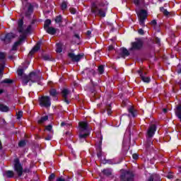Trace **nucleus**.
<instances>
[{
	"instance_id": "obj_3",
	"label": "nucleus",
	"mask_w": 181,
	"mask_h": 181,
	"mask_svg": "<svg viewBox=\"0 0 181 181\" xmlns=\"http://www.w3.org/2000/svg\"><path fill=\"white\" fill-rule=\"evenodd\" d=\"M137 16L139 21V25L145 28V21L148 18V11L145 9H141L137 13Z\"/></svg>"
},
{
	"instance_id": "obj_64",
	"label": "nucleus",
	"mask_w": 181,
	"mask_h": 181,
	"mask_svg": "<svg viewBox=\"0 0 181 181\" xmlns=\"http://www.w3.org/2000/svg\"><path fill=\"white\" fill-rule=\"evenodd\" d=\"M177 73L178 74H181V67L179 69H177Z\"/></svg>"
},
{
	"instance_id": "obj_62",
	"label": "nucleus",
	"mask_w": 181,
	"mask_h": 181,
	"mask_svg": "<svg viewBox=\"0 0 181 181\" xmlns=\"http://www.w3.org/2000/svg\"><path fill=\"white\" fill-rule=\"evenodd\" d=\"M86 35H87V36H90L91 35V30H88L86 32Z\"/></svg>"
},
{
	"instance_id": "obj_16",
	"label": "nucleus",
	"mask_w": 181,
	"mask_h": 181,
	"mask_svg": "<svg viewBox=\"0 0 181 181\" xmlns=\"http://www.w3.org/2000/svg\"><path fill=\"white\" fill-rule=\"evenodd\" d=\"M15 35L13 33H7L5 35L4 39H1L6 45L11 43L12 39H14Z\"/></svg>"
},
{
	"instance_id": "obj_29",
	"label": "nucleus",
	"mask_w": 181,
	"mask_h": 181,
	"mask_svg": "<svg viewBox=\"0 0 181 181\" xmlns=\"http://www.w3.org/2000/svg\"><path fill=\"white\" fill-rule=\"evenodd\" d=\"M50 25H52V20L47 19L44 23V29L46 30L47 28H50Z\"/></svg>"
},
{
	"instance_id": "obj_6",
	"label": "nucleus",
	"mask_w": 181,
	"mask_h": 181,
	"mask_svg": "<svg viewBox=\"0 0 181 181\" xmlns=\"http://www.w3.org/2000/svg\"><path fill=\"white\" fill-rule=\"evenodd\" d=\"M14 170L17 173L18 177H21L23 175V167L21 163L19 158L14 159Z\"/></svg>"
},
{
	"instance_id": "obj_48",
	"label": "nucleus",
	"mask_w": 181,
	"mask_h": 181,
	"mask_svg": "<svg viewBox=\"0 0 181 181\" xmlns=\"http://www.w3.org/2000/svg\"><path fill=\"white\" fill-rule=\"evenodd\" d=\"M45 129L47 131H49V132H50V131H52V129H53V126L52 124H49V125L46 126Z\"/></svg>"
},
{
	"instance_id": "obj_1",
	"label": "nucleus",
	"mask_w": 181,
	"mask_h": 181,
	"mask_svg": "<svg viewBox=\"0 0 181 181\" xmlns=\"http://www.w3.org/2000/svg\"><path fill=\"white\" fill-rule=\"evenodd\" d=\"M107 9L105 8H101L95 3L91 4L90 12L94 13L95 16H100V18H105L107 15Z\"/></svg>"
},
{
	"instance_id": "obj_60",
	"label": "nucleus",
	"mask_w": 181,
	"mask_h": 181,
	"mask_svg": "<svg viewBox=\"0 0 181 181\" xmlns=\"http://www.w3.org/2000/svg\"><path fill=\"white\" fill-rule=\"evenodd\" d=\"M30 29H32V25H28L27 28V32H30Z\"/></svg>"
},
{
	"instance_id": "obj_40",
	"label": "nucleus",
	"mask_w": 181,
	"mask_h": 181,
	"mask_svg": "<svg viewBox=\"0 0 181 181\" xmlns=\"http://www.w3.org/2000/svg\"><path fill=\"white\" fill-rule=\"evenodd\" d=\"M62 11H66L67 9V1H63L61 4Z\"/></svg>"
},
{
	"instance_id": "obj_21",
	"label": "nucleus",
	"mask_w": 181,
	"mask_h": 181,
	"mask_svg": "<svg viewBox=\"0 0 181 181\" xmlns=\"http://www.w3.org/2000/svg\"><path fill=\"white\" fill-rule=\"evenodd\" d=\"M18 30L19 33H23V19H20L18 22Z\"/></svg>"
},
{
	"instance_id": "obj_25",
	"label": "nucleus",
	"mask_w": 181,
	"mask_h": 181,
	"mask_svg": "<svg viewBox=\"0 0 181 181\" xmlns=\"http://www.w3.org/2000/svg\"><path fill=\"white\" fill-rule=\"evenodd\" d=\"M102 173L107 177L111 176L112 175V170L110 168H105L102 170Z\"/></svg>"
},
{
	"instance_id": "obj_63",
	"label": "nucleus",
	"mask_w": 181,
	"mask_h": 181,
	"mask_svg": "<svg viewBox=\"0 0 181 181\" xmlns=\"http://www.w3.org/2000/svg\"><path fill=\"white\" fill-rule=\"evenodd\" d=\"M36 23V20H33L32 21H31V25H35Z\"/></svg>"
},
{
	"instance_id": "obj_15",
	"label": "nucleus",
	"mask_w": 181,
	"mask_h": 181,
	"mask_svg": "<svg viewBox=\"0 0 181 181\" xmlns=\"http://www.w3.org/2000/svg\"><path fill=\"white\" fill-rule=\"evenodd\" d=\"M137 73L138 74H139L141 79L142 80V81H144V83H147V84L151 83V78L144 76V72L142 71V70L137 71Z\"/></svg>"
},
{
	"instance_id": "obj_58",
	"label": "nucleus",
	"mask_w": 181,
	"mask_h": 181,
	"mask_svg": "<svg viewBox=\"0 0 181 181\" xmlns=\"http://www.w3.org/2000/svg\"><path fill=\"white\" fill-rule=\"evenodd\" d=\"M90 83H91L93 87H95L97 86V83H94V81H93V79H90Z\"/></svg>"
},
{
	"instance_id": "obj_35",
	"label": "nucleus",
	"mask_w": 181,
	"mask_h": 181,
	"mask_svg": "<svg viewBox=\"0 0 181 181\" xmlns=\"http://www.w3.org/2000/svg\"><path fill=\"white\" fill-rule=\"evenodd\" d=\"M114 165V160L112 159H108L107 160V158H104V162H103V165Z\"/></svg>"
},
{
	"instance_id": "obj_51",
	"label": "nucleus",
	"mask_w": 181,
	"mask_h": 181,
	"mask_svg": "<svg viewBox=\"0 0 181 181\" xmlns=\"http://www.w3.org/2000/svg\"><path fill=\"white\" fill-rule=\"evenodd\" d=\"M69 11H70V13H71L72 15H76V12H77V11L76 10V8H71L69 9Z\"/></svg>"
},
{
	"instance_id": "obj_49",
	"label": "nucleus",
	"mask_w": 181,
	"mask_h": 181,
	"mask_svg": "<svg viewBox=\"0 0 181 181\" xmlns=\"http://www.w3.org/2000/svg\"><path fill=\"white\" fill-rule=\"evenodd\" d=\"M133 3L136 6H139L141 5V0H133Z\"/></svg>"
},
{
	"instance_id": "obj_55",
	"label": "nucleus",
	"mask_w": 181,
	"mask_h": 181,
	"mask_svg": "<svg viewBox=\"0 0 181 181\" xmlns=\"http://www.w3.org/2000/svg\"><path fill=\"white\" fill-rule=\"evenodd\" d=\"M89 73H90V74H92V76H95V74H97V72L94 69L89 70Z\"/></svg>"
},
{
	"instance_id": "obj_59",
	"label": "nucleus",
	"mask_w": 181,
	"mask_h": 181,
	"mask_svg": "<svg viewBox=\"0 0 181 181\" xmlns=\"http://www.w3.org/2000/svg\"><path fill=\"white\" fill-rule=\"evenodd\" d=\"M108 50H109V51L114 50V46L110 45V46L108 47Z\"/></svg>"
},
{
	"instance_id": "obj_11",
	"label": "nucleus",
	"mask_w": 181,
	"mask_h": 181,
	"mask_svg": "<svg viewBox=\"0 0 181 181\" xmlns=\"http://www.w3.org/2000/svg\"><path fill=\"white\" fill-rule=\"evenodd\" d=\"M28 76L31 83H39V81H40V76L35 71L30 72Z\"/></svg>"
},
{
	"instance_id": "obj_53",
	"label": "nucleus",
	"mask_w": 181,
	"mask_h": 181,
	"mask_svg": "<svg viewBox=\"0 0 181 181\" xmlns=\"http://www.w3.org/2000/svg\"><path fill=\"white\" fill-rule=\"evenodd\" d=\"M132 158L134 160H136L138 159V158H139V155L138 153H134L132 155Z\"/></svg>"
},
{
	"instance_id": "obj_46",
	"label": "nucleus",
	"mask_w": 181,
	"mask_h": 181,
	"mask_svg": "<svg viewBox=\"0 0 181 181\" xmlns=\"http://www.w3.org/2000/svg\"><path fill=\"white\" fill-rule=\"evenodd\" d=\"M22 117H23V112L18 111L17 114V119H21Z\"/></svg>"
},
{
	"instance_id": "obj_32",
	"label": "nucleus",
	"mask_w": 181,
	"mask_h": 181,
	"mask_svg": "<svg viewBox=\"0 0 181 181\" xmlns=\"http://www.w3.org/2000/svg\"><path fill=\"white\" fill-rule=\"evenodd\" d=\"M88 136V134H79V140L81 142H83L86 141V139Z\"/></svg>"
},
{
	"instance_id": "obj_7",
	"label": "nucleus",
	"mask_w": 181,
	"mask_h": 181,
	"mask_svg": "<svg viewBox=\"0 0 181 181\" xmlns=\"http://www.w3.org/2000/svg\"><path fill=\"white\" fill-rule=\"evenodd\" d=\"M68 57L71 59V62L78 63V62H80V60L84 57V54H78L75 55V54L73 52H69Z\"/></svg>"
},
{
	"instance_id": "obj_20",
	"label": "nucleus",
	"mask_w": 181,
	"mask_h": 181,
	"mask_svg": "<svg viewBox=\"0 0 181 181\" xmlns=\"http://www.w3.org/2000/svg\"><path fill=\"white\" fill-rule=\"evenodd\" d=\"M3 175L5 176V177H8V179H12V177L15 176V173L12 170H6L4 173Z\"/></svg>"
},
{
	"instance_id": "obj_23",
	"label": "nucleus",
	"mask_w": 181,
	"mask_h": 181,
	"mask_svg": "<svg viewBox=\"0 0 181 181\" xmlns=\"http://www.w3.org/2000/svg\"><path fill=\"white\" fill-rule=\"evenodd\" d=\"M128 112H129V114H131V115H132V117H133V118H135L137 115L136 110H135V109L132 106H131L128 108Z\"/></svg>"
},
{
	"instance_id": "obj_19",
	"label": "nucleus",
	"mask_w": 181,
	"mask_h": 181,
	"mask_svg": "<svg viewBox=\"0 0 181 181\" xmlns=\"http://www.w3.org/2000/svg\"><path fill=\"white\" fill-rule=\"evenodd\" d=\"M50 97H52V98H56L57 100V95H59V92H57V90L56 88H52L49 91Z\"/></svg>"
},
{
	"instance_id": "obj_45",
	"label": "nucleus",
	"mask_w": 181,
	"mask_h": 181,
	"mask_svg": "<svg viewBox=\"0 0 181 181\" xmlns=\"http://www.w3.org/2000/svg\"><path fill=\"white\" fill-rule=\"evenodd\" d=\"M55 178H56V175L54 173H52L51 175H49L48 180L49 181H53L54 179H55Z\"/></svg>"
},
{
	"instance_id": "obj_9",
	"label": "nucleus",
	"mask_w": 181,
	"mask_h": 181,
	"mask_svg": "<svg viewBox=\"0 0 181 181\" xmlns=\"http://www.w3.org/2000/svg\"><path fill=\"white\" fill-rule=\"evenodd\" d=\"M96 152L98 159H101L103 158V138L100 139L96 145Z\"/></svg>"
},
{
	"instance_id": "obj_43",
	"label": "nucleus",
	"mask_w": 181,
	"mask_h": 181,
	"mask_svg": "<svg viewBox=\"0 0 181 181\" xmlns=\"http://www.w3.org/2000/svg\"><path fill=\"white\" fill-rule=\"evenodd\" d=\"M25 39H26L25 35H20L19 40L17 42L21 45L22 43V42H23L25 40Z\"/></svg>"
},
{
	"instance_id": "obj_54",
	"label": "nucleus",
	"mask_w": 181,
	"mask_h": 181,
	"mask_svg": "<svg viewBox=\"0 0 181 181\" xmlns=\"http://www.w3.org/2000/svg\"><path fill=\"white\" fill-rule=\"evenodd\" d=\"M138 33H139V35H145V31H144V30L142 28H140L138 30Z\"/></svg>"
},
{
	"instance_id": "obj_13",
	"label": "nucleus",
	"mask_w": 181,
	"mask_h": 181,
	"mask_svg": "<svg viewBox=\"0 0 181 181\" xmlns=\"http://www.w3.org/2000/svg\"><path fill=\"white\" fill-rule=\"evenodd\" d=\"M40 46H42V42H38L37 44L33 47V49L30 51L28 56H33L35 53L39 52L40 50Z\"/></svg>"
},
{
	"instance_id": "obj_18",
	"label": "nucleus",
	"mask_w": 181,
	"mask_h": 181,
	"mask_svg": "<svg viewBox=\"0 0 181 181\" xmlns=\"http://www.w3.org/2000/svg\"><path fill=\"white\" fill-rule=\"evenodd\" d=\"M78 125L81 131H87L88 129V123L87 122H80Z\"/></svg>"
},
{
	"instance_id": "obj_44",
	"label": "nucleus",
	"mask_w": 181,
	"mask_h": 181,
	"mask_svg": "<svg viewBox=\"0 0 181 181\" xmlns=\"http://www.w3.org/2000/svg\"><path fill=\"white\" fill-rule=\"evenodd\" d=\"M148 181H161L159 178L153 177V175H151L148 180Z\"/></svg>"
},
{
	"instance_id": "obj_33",
	"label": "nucleus",
	"mask_w": 181,
	"mask_h": 181,
	"mask_svg": "<svg viewBox=\"0 0 181 181\" xmlns=\"http://www.w3.org/2000/svg\"><path fill=\"white\" fill-rule=\"evenodd\" d=\"M160 11L163 13L164 16H169L170 13L168 11V9L164 7H160Z\"/></svg>"
},
{
	"instance_id": "obj_36",
	"label": "nucleus",
	"mask_w": 181,
	"mask_h": 181,
	"mask_svg": "<svg viewBox=\"0 0 181 181\" xmlns=\"http://www.w3.org/2000/svg\"><path fill=\"white\" fill-rule=\"evenodd\" d=\"M56 52L57 53H62L63 52V47H62V44L60 43L57 44Z\"/></svg>"
},
{
	"instance_id": "obj_26",
	"label": "nucleus",
	"mask_w": 181,
	"mask_h": 181,
	"mask_svg": "<svg viewBox=\"0 0 181 181\" xmlns=\"http://www.w3.org/2000/svg\"><path fill=\"white\" fill-rule=\"evenodd\" d=\"M63 23V16L62 15L57 16L55 17V23H59V26H62Z\"/></svg>"
},
{
	"instance_id": "obj_8",
	"label": "nucleus",
	"mask_w": 181,
	"mask_h": 181,
	"mask_svg": "<svg viewBox=\"0 0 181 181\" xmlns=\"http://www.w3.org/2000/svg\"><path fill=\"white\" fill-rule=\"evenodd\" d=\"M6 64V55L4 52H1V77L4 76L5 70V64Z\"/></svg>"
},
{
	"instance_id": "obj_14",
	"label": "nucleus",
	"mask_w": 181,
	"mask_h": 181,
	"mask_svg": "<svg viewBox=\"0 0 181 181\" xmlns=\"http://www.w3.org/2000/svg\"><path fill=\"white\" fill-rule=\"evenodd\" d=\"M129 54H130L129 51L127 48L124 47L120 48V52L119 54V56H120L122 59H125V57H128Z\"/></svg>"
},
{
	"instance_id": "obj_57",
	"label": "nucleus",
	"mask_w": 181,
	"mask_h": 181,
	"mask_svg": "<svg viewBox=\"0 0 181 181\" xmlns=\"http://www.w3.org/2000/svg\"><path fill=\"white\" fill-rule=\"evenodd\" d=\"M151 25H153V26H156V25H158V23L156 22V20H153L151 22Z\"/></svg>"
},
{
	"instance_id": "obj_10",
	"label": "nucleus",
	"mask_w": 181,
	"mask_h": 181,
	"mask_svg": "<svg viewBox=\"0 0 181 181\" xmlns=\"http://www.w3.org/2000/svg\"><path fill=\"white\" fill-rule=\"evenodd\" d=\"M157 127L156 124H153L149 126L147 133H146V136H149V138H153V136L155 135V132H156Z\"/></svg>"
},
{
	"instance_id": "obj_34",
	"label": "nucleus",
	"mask_w": 181,
	"mask_h": 181,
	"mask_svg": "<svg viewBox=\"0 0 181 181\" xmlns=\"http://www.w3.org/2000/svg\"><path fill=\"white\" fill-rule=\"evenodd\" d=\"M28 69V66L25 67V69H18L17 70L18 72V76L19 77H23V72L25 71V70H26Z\"/></svg>"
},
{
	"instance_id": "obj_22",
	"label": "nucleus",
	"mask_w": 181,
	"mask_h": 181,
	"mask_svg": "<svg viewBox=\"0 0 181 181\" xmlns=\"http://www.w3.org/2000/svg\"><path fill=\"white\" fill-rule=\"evenodd\" d=\"M23 80V86H28V83L30 81V78L29 77V75H23L22 76Z\"/></svg>"
},
{
	"instance_id": "obj_47",
	"label": "nucleus",
	"mask_w": 181,
	"mask_h": 181,
	"mask_svg": "<svg viewBox=\"0 0 181 181\" xmlns=\"http://www.w3.org/2000/svg\"><path fill=\"white\" fill-rule=\"evenodd\" d=\"M155 43H156V45H158V46H160V38L156 37L155 38Z\"/></svg>"
},
{
	"instance_id": "obj_4",
	"label": "nucleus",
	"mask_w": 181,
	"mask_h": 181,
	"mask_svg": "<svg viewBox=\"0 0 181 181\" xmlns=\"http://www.w3.org/2000/svg\"><path fill=\"white\" fill-rule=\"evenodd\" d=\"M144 47V41L141 38L136 39V41L131 43V47L129 49V52H134V50H141Z\"/></svg>"
},
{
	"instance_id": "obj_17",
	"label": "nucleus",
	"mask_w": 181,
	"mask_h": 181,
	"mask_svg": "<svg viewBox=\"0 0 181 181\" xmlns=\"http://www.w3.org/2000/svg\"><path fill=\"white\" fill-rule=\"evenodd\" d=\"M13 83V80L9 78H5L1 81V84L3 87H9L11 84Z\"/></svg>"
},
{
	"instance_id": "obj_41",
	"label": "nucleus",
	"mask_w": 181,
	"mask_h": 181,
	"mask_svg": "<svg viewBox=\"0 0 181 181\" xmlns=\"http://www.w3.org/2000/svg\"><path fill=\"white\" fill-rule=\"evenodd\" d=\"M19 45L21 44L18 41L14 42V44L12 46L11 50L12 51L18 50V46H19Z\"/></svg>"
},
{
	"instance_id": "obj_30",
	"label": "nucleus",
	"mask_w": 181,
	"mask_h": 181,
	"mask_svg": "<svg viewBox=\"0 0 181 181\" xmlns=\"http://www.w3.org/2000/svg\"><path fill=\"white\" fill-rule=\"evenodd\" d=\"M47 119H49V116L48 115H45L44 117H42L38 121V124H44L45 122H46V121H47Z\"/></svg>"
},
{
	"instance_id": "obj_38",
	"label": "nucleus",
	"mask_w": 181,
	"mask_h": 181,
	"mask_svg": "<svg viewBox=\"0 0 181 181\" xmlns=\"http://www.w3.org/2000/svg\"><path fill=\"white\" fill-rule=\"evenodd\" d=\"M42 59L45 62H50V60H52V57H50V55L49 54H45V55H42Z\"/></svg>"
},
{
	"instance_id": "obj_12",
	"label": "nucleus",
	"mask_w": 181,
	"mask_h": 181,
	"mask_svg": "<svg viewBox=\"0 0 181 181\" xmlns=\"http://www.w3.org/2000/svg\"><path fill=\"white\" fill-rule=\"evenodd\" d=\"M61 94L64 99V103H66V104H67V105L70 104V101L67 98V97H69V94H70V90H69L67 88H64L62 90Z\"/></svg>"
},
{
	"instance_id": "obj_37",
	"label": "nucleus",
	"mask_w": 181,
	"mask_h": 181,
	"mask_svg": "<svg viewBox=\"0 0 181 181\" xmlns=\"http://www.w3.org/2000/svg\"><path fill=\"white\" fill-rule=\"evenodd\" d=\"M112 107L111 106V104H110L106 107V111L107 112V115H111V114H112Z\"/></svg>"
},
{
	"instance_id": "obj_27",
	"label": "nucleus",
	"mask_w": 181,
	"mask_h": 181,
	"mask_svg": "<svg viewBox=\"0 0 181 181\" xmlns=\"http://www.w3.org/2000/svg\"><path fill=\"white\" fill-rule=\"evenodd\" d=\"M151 145H153V141H152V137L146 136V146L147 148L151 147Z\"/></svg>"
},
{
	"instance_id": "obj_61",
	"label": "nucleus",
	"mask_w": 181,
	"mask_h": 181,
	"mask_svg": "<svg viewBox=\"0 0 181 181\" xmlns=\"http://www.w3.org/2000/svg\"><path fill=\"white\" fill-rule=\"evenodd\" d=\"M65 125H67V123L64 122H62L61 123V127H65Z\"/></svg>"
},
{
	"instance_id": "obj_31",
	"label": "nucleus",
	"mask_w": 181,
	"mask_h": 181,
	"mask_svg": "<svg viewBox=\"0 0 181 181\" xmlns=\"http://www.w3.org/2000/svg\"><path fill=\"white\" fill-rule=\"evenodd\" d=\"M1 129H8V123L5 120V119H1Z\"/></svg>"
},
{
	"instance_id": "obj_42",
	"label": "nucleus",
	"mask_w": 181,
	"mask_h": 181,
	"mask_svg": "<svg viewBox=\"0 0 181 181\" xmlns=\"http://www.w3.org/2000/svg\"><path fill=\"white\" fill-rule=\"evenodd\" d=\"M19 148H23V146H26V141L21 140L18 142Z\"/></svg>"
},
{
	"instance_id": "obj_39",
	"label": "nucleus",
	"mask_w": 181,
	"mask_h": 181,
	"mask_svg": "<svg viewBox=\"0 0 181 181\" xmlns=\"http://www.w3.org/2000/svg\"><path fill=\"white\" fill-rule=\"evenodd\" d=\"M99 74H104V65H100L98 68Z\"/></svg>"
},
{
	"instance_id": "obj_52",
	"label": "nucleus",
	"mask_w": 181,
	"mask_h": 181,
	"mask_svg": "<svg viewBox=\"0 0 181 181\" xmlns=\"http://www.w3.org/2000/svg\"><path fill=\"white\" fill-rule=\"evenodd\" d=\"M28 12H31V13H33V6L32 4H30V6L28 8Z\"/></svg>"
},
{
	"instance_id": "obj_50",
	"label": "nucleus",
	"mask_w": 181,
	"mask_h": 181,
	"mask_svg": "<svg viewBox=\"0 0 181 181\" xmlns=\"http://www.w3.org/2000/svg\"><path fill=\"white\" fill-rule=\"evenodd\" d=\"M74 37H76V39H77V42H80V40H81V38L80 37L79 34L74 33Z\"/></svg>"
},
{
	"instance_id": "obj_5",
	"label": "nucleus",
	"mask_w": 181,
	"mask_h": 181,
	"mask_svg": "<svg viewBox=\"0 0 181 181\" xmlns=\"http://www.w3.org/2000/svg\"><path fill=\"white\" fill-rule=\"evenodd\" d=\"M40 105L44 107V108H50L52 106V101L49 96H41L39 98Z\"/></svg>"
},
{
	"instance_id": "obj_28",
	"label": "nucleus",
	"mask_w": 181,
	"mask_h": 181,
	"mask_svg": "<svg viewBox=\"0 0 181 181\" xmlns=\"http://www.w3.org/2000/svg\"><path fill=\"white\" fill-rule=\"evenodd\" d=\"M9 107H8L7 105H4V104H1V112H9Z\"/></svg>"
},
{
	"instance_id": "obj_56",
	"label": "nucleus",
	"mask_w": 181,
	"mask_h": 181,
	"mask_svg": "<svg viewBox=\"0 0 181 181\" xmlns=\"http://www.w3.org/2000/svg\"><path fill=\"white\" fill-rule=\"evenodd\" d=\"M30 15H32V13L30 11H27L25 12V17L26 18H30Z\"/></svg>"
},
{
	"instance_id": "obj_24",
	"label": "nucleus",
	"mask_w": 181,
	"mask_h": 181,
	"mask_svg": "<svg viewBox=\"0 0 181 181\" xmlns=\"http://www.w3.org/2000/svg\"><path fill=\"white\" fill-rule=\"evenodd\" d=\"M45 30L49 35H56V33L57 32V30L53 27H49Z\"/></svg>"
},
{
	"instance_id": "obj_2",
	"label": "nucleus",
	"mask_w": 181,
	"mask_h": 181,
	"mask_svg": "<svg viewBox=\"0 0 181 181\" xmlns=\"http://www.w3.org/2000/svg\"><path fill=\"white\" fill-rule=\"evenodd\" d=\"M119 179L120 181H134V179H135V174L132 170L122 169Z\"/></svg>"
}]
</instances>
